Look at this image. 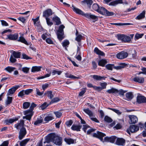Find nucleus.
I'll return each instance as SVG.
<instances>
[{
  "label": "nucleus",
  "mask_w": 146,
  "mask_h": 146,
  "mask_svg": "<svg viewBox=\"0 0 146 146\" xmlns=\"http://www.w3.org/2000/svg\"><path fill=\"white\" fill-rule=\"evenodd\" d=\"M106 67L107 69L112 70L114 68V66L113 64H108L106 65Z\"/></svg>",
  "instance_id": "79ce46f5"
},
{
  "label": "nucleus",
  "mask_w": 146,
  "mask_h": 146,
  "mask_svg": "<svg viewBox=\"0 0 146 146\" xmlns=\"http://www.w3.org/2000/svg\"><path fill=\"white\" fill-rule=\"evenodd\" d=\"M64 140L68 144L74 143V140L71 138H65Z\"/></svg>",
  "instance_id": "2f4dec72"
},
{
  "label": "nucleus",
  "mask_w": 146,
  "mask_h": 146,
  "mask_svg": "<svg viewBox=\"0 0 146 146\" xmlns=\"http://www.w3.org/2000/svg\"><path fill=\"white\" fill-rule=\"evenodd\" d=\"M116 139V137L114 136H112L109 137V142L112 143H113Z\"/></svg>",
  "instance_id": "3c124183"
},
{
  "label": "nucleus",
  "mask_w": 146,
  "mask_h": 146,
  "mask_svg": "<svg viewBox=\"0 0 146 146\" xmlns=\"http://www.w3.org/2000/svg\"><path fill=\"white\" fill-rule=\"evenodd\" d=\"M41 66H34L32 67L31 71L32 72L39 71L40 70Z\"/></svg>",
  "instance_id": "c756f323"
},
{
  "label": "nucleus",
  "mask_w": 146,
  "mask_h": 146,
  "mask_svg": "<svg viewBox=\"0 0 146 146\" xmlns=\"http://www.w3.org/2000/svg\"><path fill=\"white\" fill-rule=\"evenodd\" d=\"M18 117H16L14 118L6 119L5 120V122L6 124L9 125L13 123L15 121L18 120Z\"/></svg>",
  "instance_id": "a211bd4d"
},
{
  "label": "nucleus",
  "mask_w": 146,
  "mask_h": 146,
  "mask_svg": "<svg viewBox=\"0 0 146 146\" xmlns=\"http://www.w3.org/2000/svg\"><path fill=\"white\" fill-rule=\"evenodd\" d=\"M16 69V68L14 67L8 66L4 69V70L8 72L11 73L14 70Z\"/></svg>",
  "instance_id": "c85d7f7f"
},
{
  "label": "nucleus",
  "mask_w": 146,
  "mask_h": 146,
  "mask_svg": "<svg viewBox=\"0 0 146 146\" xmlns=\"http://www.w3.org/2000/svg\"><path fill=\"white\" fill-rule=\"evenodd\" d=\"M107 63V61L105 59H102L99 61L98 64L99 66H104Z\"/></svg>",
  "instance_id": "7c9ffc66"
},
{
  "label": "nucleus",
  "mask_w": 146,
  "mask_h": 146,
  "mask_svg": "<svg viewBox=\"0 0 146 146\" xmlns=\"http://www.w3.org/2000/svg\"><path fill=\"white\" fill-rule=\"evenodd\" d=\"M62 72V71L61 70H54L52 71V75H54L56 74L58 75H60Z\"/></svg>",
  "instance_id": "4c0bfd02"
},
{
  "label": "nucleus",
  "mask_w": 146,
  "mask_h": 146,
  "mask_svg": "<svg viewBox=\"0 0 146 146\" xmlns=\"http://www.w3.org/2000/svg\"><path fill=\"white\" fill-rule=\"evenodd\" d=\"M62 44L64 47H65L69 45V42L68 40H66L62 42Z\"/></svg>",
  "instance_id": "13d9d810"
},
{
  "label": "nucleus",
  "mask_w": 146,
  "mask_h": 146,
  "mask_svg": "<svg viewBox=\"0 0 146 146\" xmlns=\"http://www.w3.org/2000/svg\"><path fill=\"white\" fill-rule=\"evenodd\" d=\"M105 136V134L98 131H97L96 133H94L93 134L94 137L98 138L103 142L104 141L109 142V137H105L104 141L103 140V137Z\"/></svg>",
  "instance_id": "f03ea898"
},
{
  "label": "nucleus",
  "mask_w": 146,
  "mask_h": 146,
  "mask_svg": "<svg viewBox=\"0 0 146 146\" xmlns=\"http://www.w3.org/2000/svg\"><path fill=\"white\" fill-rule=\"evenodd\" d=\"M104 120L105 121L108 122H111L112 121V120L111 118L107 116H106L105 117Z\"/></svg>",
  "instance_id": "680f3d73"
},
{
  "label": "nucleus",
  "mask_w": 146,
  "mask_h": 146,
  "mask_svg": "<svg viewBox=\"0 0 146 146\" xmlns=\"http://www.w3.org/2000/svg\"><path fill=\"white\" fill-rule=\"evenodd\" d=\"M130 37L124 35L123 42H129L131 41Z\"/></svg>",
  "instance_id": "c9c22d12"
},
{
  "label": "nucleus",
  "mask_w": 146,
  "mask_h": 146,
  "mask_svg": "<svg viewBox=\"0 0 146 146\" xmlns=\"http://www.w3.org/2000/svg\"><path fill=\"white\" fill-rule=\"evenodd\" d=\"M126 96L127 98L126 100L128 101L131 100L133 97L132 93L131 92L127 93L126 94Z\"/></svg>",
  "instance_id": "cd10ccee"
},
{
  "label": "nucleus",
  "mask_w": 146,
  "mask_h": 146,
  "mask_svg": "<svg viewBox=\"0 0 146 146\" xmlns=\"http://www.w3.org/2000/svg\"><path fill=\"white\" fill-rule=\"evenodd\" d=\"M64 27V26L63 25H61L59 27L56 33L58 38L59 40L61 41L64 38L63 29Z\"/></svg>",
  "instance_id": "7ed1b4c3"
},
{
  "label": "nucleus",
  "mask_w": 146,
  "mask_h": 146,
  "mask_svg": "<svg viewBox=\"0 0 146 146\" xmlns=\"http://www.w3.org/2000/svg\"><path fill=\"white\" fill-rule=\"evenodd\" d=\"M94 52L97 54L101 56H104V53L102 52L100 50L97 48L96 47L94 50Z\"/></svg>",
  "instance_id": "bb28decb"
},
{
  "label": "nucleus",
  "mask_w": 146,
  "mask_h": 146,
  "mask_svg": "<svg viewBox=\"0 0 146 146\" xmlns=\"http://www.w3.org/2000/svg\"><path fill=\"white\" fill-rule=\"evenodd\" d=\"M130 121L129 123L130 124H135L138 121V118L136 116L134 115H129L128 116Z\"/></svg>",
  "instance_id": "0eeeda50"
},
{
  "label": "nucleus",
  "mask_w": 146,
  "mask_h": 146,
  "mask_svg": "<svg viewBox=\"0 0 146 146\" xmlns=\"http://www.w3.org/2000/svg\"><path fill=\"white\" fill-rule=\"evenodd\" d=\"M139 129V127L135 125H131L129 127V130L127 129V132L130 134L129 130L132 133L138 131Z\"/></svg>",
  "instance_id": "423d86ee"
},
{
  "label": "nucleus",
  "mask_w": 146,
  "mask_h": 146,
  "mask_svg": "<svg viewBox=\"0 0 146 146\" xmlns=\"http://www.w3.org/2000/svg\"><path fill=\"white\" fill-rule=\"evenodd\" d=\"M72 9L73 11L76 12V13L84 16V15L85 14H84L83 12L81 10L76 7L73 5H72Z\"/></svg>",
  "instance_id": "2eb2a0df"
},
{
  "label": "nucleus",
  "mask_w": 146,
  "mask_h": 146,
  "mask_svg": "<svg viewBox=\"0 0 146 146\" xmlns=\"http://www.w3.org/2000/svg\"><path fill=\"white\" fill-rule=\"evenodd\" d=\"M52 14V11L51 9H48L44 11L43 12V17L45 18H48Z\"/></svg>",
  "instance_id": "9b49d317"
},
{
  "label": "nucleus",
  "mask_w": 146,
  "mask_h": 146,
  "mask_svg": "<svg viewBox=\"0 0 146 146\" xmlns=\"http://www.w3.org/2000/svg\"><path fill=\"white\" fill-rule=\"evenodd\" d=\"M54 118L52 116H48L45 117L44 118L45 121L47 122H48L50 121L51 120L53 119Z\"/></svg>",
  "instance_id": "49530a36"
},
{
  "label": "nucleus",
  "mask_w": 146,
  "mask_h": 146,
  "mask_svg": "<svg viewBox=\"0 0 146 146\" xmlns=\"http://www.w3.org/2000/svg\"><path fill=\"white\" fill-rule=\"evenodd\" d=\"M30 104L29 102H25L23 105V108L24 109L28 108L30 106Z\"/></svg>",
  "instance_id": "de8ad7c7"
},
{
  "label": "nucleus",
  "mask_w": 146,
  "mask_h": 146,
  "mask_svg": "<svg viewBox=\"0 0 146 146\" xmlns=\"http://www.w3.org/2000/svg\"><path fill=\"white\" fill-rule=\"evenodd\" d=\"M60 100V99L58 97H56L52 99L50 102V104L53 103H56L59 101Z\"/></svg>",
  "instance_id": "09e8293b"
},
{
  "label": "nucleus",
  "mask_w": 146,
  "mask_h": 146,
  "mask_svg": "<svg viewBox=\"0 0 146 146\" xmlns=\"http://www.w3.org/2000/svg\"><path fill=\"white\" fill-rule=\"evenodd\" d=\"M137 101L139 103H146V98L139 95L137 96Z\"/></svg>",
  "instance_id": "9d476101"
},
{
  "label": "nucleus",
  "mask_w": 146,
  "mask_h": 146,
  "mask_svg": "<svg viewBox=\"0 0 146 146\" xmlns=\"http://www.w3.org/2000/svg\"><path fill=\"white\" fill-rule=\"evenodd\" d=\"M7 38L10 40H15L18 38V35L17 33L14 34H10L7 36Z\"/></svg>",
  "instance_id": "dca6fc26"
},
{
  "label": "nucleus",
  "mask_w": 146,
  "mask_h": 146,
  "mask_svg": "<svg viewBox=\"0 0 146 146\" xmlns=\"http://www.w3.org/2000/svg\"><path fill=\"white\" fill-rule=\"evenodd\" d=\"M52 20L56 23V25H58L61 23L60 19L57 16L53 17L52 18Z\"/></svg>",
  "instance_id": "aec40b11"
},
{
  "label": "nucleus",
  "mask_w": 146,
  "mask_h": 146,
  "mask_svg": "<svg viewBox=\"0 0 146 146\" xmlns=\"http://www.w3.org/2000/svg\"><path fill=\"white\" fill-rule=\"evenodd\" d=\"M82 127V125H73L71 127V129L73 130L76 131H80V129Z\"/></svg>",
  "instance_id": "5701e85b"
},
{
  "label": "nucleus",
  "mask_w": 146,
  "mask_h": 146,
  "mask_svg": "<svg viewBox=\"0 0 146 146\" xmlns=\"http://www.w3.org/2000/svg\"><path fill=\"white\" fill-rule=\"evenodd\" d=\"M133 79L134 81L140 83H143L144 81V79L143 77L138 76L134 78Z\"/></svg>",
  "instance_id": "4468645a"
},
{
  "label": "nucleus",
  "mask_w": 146,
  "mask_h": 146,
  "mask_svg": "<svg viewBox=\"0 0 146 146\" xmlns=\"http://www.w3.org/2000/svg\"><path fill=\"white\" fill-rule=\"evenodd\" d=\"M114 14V13L113 12H109L107 10L105 15L107 16H111L113 15Z\"/></svg>",
  "instance_id": "5fc2aeb1"
},
{
  "label": "nucleus",
  "mask_w": 146,
  "mask_h": 146,
  "mask_svg": "<svg viewBox=\"0 0 146 146\" xmlns=\"http://www.w3.org/2000/svg\"><path fill=\"white\" fill-rule=\"evenodd\" d=\"M12 99L13 98L12 97L9 96L7 97V100L5 102V104L6 105H8L11 103Z\"/></svg>",
  "instance_id": "f704fd0d"
},
{
  "label": "nucleus",
  "mask_w": 146,
  "mask_h": 146,
  "mask_svg": "<svg viewBox=\"0 0 146 146\" xmlns=\"http://www.w3.org/2000/svg\"><path fill=\"white\" fill-rule=\"evenodd\" d=\"M33 90L32 89H28L24 90L25 94L26 95H28L31 92H32Z\"/></svg>",
  "instance_id": "69168bd1"
},
{
  "label": "nucleus",
  "mask_w": 146,
  "mask_h": 146,
  "mask_svg": "<svg viewBox=\"0 0 146 146\" xmlns=\"http://www.w3.org/2000/svg\"><path fill=\"white\" fill-rule=\"evenodd\" d=\"M126 92V91H124L123 90L121 89L119 90H118L117 93H118L119 95L123 96L124 94Z\"/></svg>",
  "instance_id": "e2e57ef3"
},
{
  "label": "nucleus",
  "mask_w": 146,
  "mask_h": 146,
  "mask_svg": "<svg viewBox=\"0 0 146 146\" xmlns=\"http://www.w3.org/2000/svg\"><path fill=\"white\" fill-rule=\"evenodd\" d=\"M125 142V140L123 138H118L116 142V144L118 145H123Z\"/></svg>",
  "instance_id": "f3484780"
},
{
  "label": "nucleus",
  "mask_w": 146,
  "mask_h": 146,
  "mask_svg": "<svg viewBox=\"0 0 146 146\" xmlns=\"http://www.w3.org/2000/svg\"><path fill=\"white\" fill-rule=\"evenodd\" d=\"M18 41L21 42L25 44H27V42L25 40V39L23 37H20L19 39L18 40Z\"/></svg>",
  "instance_id": "a18cd8bd"
},
{
  "label": "nucleus",
  "mask_w": 146,
  "mask_h": 146,
  "mask_svg": "<svg viewBox=\"0 0 146 146\" xmlns=\"http://www.w3.org/2000/svg\"><path fill=\"white\" fill-rule=\"evenodd\" d=\"M54 113L57 118H60L62 115V113L61 112L59 111L54 112Z\"/></svg>",
  "instance_id": "8fccbe9b"
},
{
  "label": "nucleus",
  "mask_w": 146,
  "mask_h": 146,
  "mask_svg": "<svg viewBox=\"0 0 146 146\" xmlns=\"http://www.w3.org/2000/svg\"><path fill=\"white\" fill-rule=\"evenodd\" d=\"M46 94L48 97L50 99L54 97V95L52 94V92L51 91H47Z\"/></svg>",
  "instance_id": "ea45409f"
},
{
  "label": "nucleus",
  "mask_w": 146,
  "mask_h": 146,
  "mask_svg": "<svg viewBox=\"0 0 146 146\" xmlns=\"http://www.w3.org/2000/svg\"><path fill=\"white\" fill-rule=\"evenodd\" d=\"M26 130L25 128L23 127L20 130L19 138L20 140L22 139L26 134Z\"/></svg>",
  "instance_id": "6e6552de"
},
{
  "label": "nucleus",
  "mask_w": 146,
  "mask_h": 146,
  "mask_svg": "<svg viewBox=\"0 0 146 146\" xmlns=\"http://www.w3.org/2000/svg\"><path fill=\"white\" fill-rule=\"evenodd\" d=\"M93 78L96 80H105L106 77L104 76H100L94 75L92 76Z\"/></svg>",
  "instance_id": "4be33fe9"
},
{
  "label": "nucleus",
  "mask_w": 146,
  "mask_h": 146,
  "mask_svg": "<svg viewBox=\"0 0 146 146\" xmlns=\"http://www.w3.org/2000/svg\"><path fill=\"white\" fill-rule=\"evenodd\" d=\"M107 10L105 8L100 7L97 12L100 14L105 15Z\"/></svg>",
  "instance_id": "a878e982"
},
{
  "label": "nucleus",
  "mask_w": 146,
  "mask_h": 146,
  "mask_svg": "<svg viewBox=\"0 0 146 146\" xmlns=\"http://www.w3.org/2000/svg\"><path fill=\"white\" fill-rule=\"evenodd\" d=\"M45 19L46 20L47 24L48 26H51L53 24V23L50 18H46Z\"/></svg>",
  "instance_id": "37998d69"
},
{
  "label": "nucleus",
  "mask_w": 146,
  "mask_h": 146,
  "mask_svg": "<svg viewBox=\"0 0 146 146\" xmlns=\"http://www.w3.org/2000/svg\"><path fill=\"white\" fill-rule=\"evenodd\" d=\"M145 11H143L139 15L137 16L135 18L136 19L140 20L144 18L145 17Z\"/></svg>",
  "instance_id": "b1692460"
},
{
  "label": "nucleus",
  "mask_w": 146,
  "mask_h": 146,
  "mask_svg": "<svg viewBox=\"0 0 146 146\" xmlns=\"http://www.w3.org/2000/svg\"><path fill=\"white\" fill-rule=\"evenodd\" d=\"M12 56H13L14 58H19L20 57L21 55V53L19 52H16L14 51H12Z\"/></svg>",
  "instance_id": "412c9836"
},
{
  "label": "nucleus",
  "mask_w": 146,
  "mask_h": 146,
  "mask_svg": "<svg viewBox=\"0 0 146 146\" xmlns=\"http://www.w3.org/2000/svg\"><path fill=\"white\" fill-rule=\"evenodd\" d=\"M62 140L61 138L55 133H50L46 136L45 141L44 142V146H53L52 145L49 144V143L51 142H52L56 145H59L62 144Z\"/></svg>",
  "instance_id": "f257e3e1"
},
{
  "label": "nucleus",
  "mask_w": 146,
  "mask_h": 146,
  "mask_svg": "<svg viewBox=\"0 0 146 146\" xmlns=\"http://www.w3.org/2000/svg\"><path fill=\"white\" fill-rule=\"evenodd\" d=\"M111 25H115L118 26H123V25H132V24L130 23H111Z\"/></svg>",
  "instance_id": "e433bc0d"
},
{
  "label": "nucleus",
  "mask_w": 146,
  "mask_h": 146,
  "mask_svg": "<svg viewBox=\"0 0 146 146\" xmlns=\"http://www.w3.org/2000/svg\"><path fill=\"white\" fill-rule=\"evenodd\" d=\"M143 35V34H139L137 33H136L135 35V40H137L139 39V38H141Z\"/></svg>",
  "instance_id": "a19ab883"
},
{
  "label": "nucleus",
  "mask_w": 146,
  "mask_h": 146,
  "mask_svg": "<svg viewBox=\"0 0 146 146\" xmlns=\"http://www.w3.org/2000/svg\"><path fill=\"white\" fill-rule=\"evenodd\" d=\"M86 88H83L81 91L80 92L79 95L80 96H82L86 92Z\"/></svg>",
  "instance_id": "864d4df0"
},
{
  "label": "nucleus",
  "mask_w": 146,
  "mask_h": 146,
  "mask_svg": "<svg viewBox=\"0 0 146 146\" xmlns=\"http://www.w3.org/2000/svg\"><path fill=\"white\" fill-rule=\"evenodd\" d=\"M84 2L89 6L91 5L93 3V1L92 0H84Z\"/></svg>",
  "instance_id": "4d7b16f0"
},
{
  "label": "nucleus",
  "mask_w": 146,
  "mask_h": 146,
  "mask_svg": "<svg viewBox=\"0 0 146 146\" xmlns=\"http://www.w3.org/2000/svg\"><path fill=\"white\" fill-rule=\"evenodd\" d=\"M73 122L72 120H70L66 122V125L68 127L70 126L73 123Z\"/></svg>",
  "instance_id": "774afa93"
},
{
  "label": "nucleus",
  "mask_w": 146,
  "mask_h": 146,
  "mask_svg": "<svg viewBox=\"0 0 146 146\" xmlns=\"http://www.w3.org/2000/svg\"><path fill=\"white\" fill-rule=\"evenodd\" d=\"M29 68L27 67H23L22 68V70L24 73H27Z\"/></svg>",
  "instance_id": "338daca9"
},
{
  "label": "nucleus",
  "mask_w": 146,
  "mask_h": 146,
  "mask_svg": "<svg viewBox=\"0 0 146 146\" xmlns=\"http://www.w3.org/2000/svg\"><path fill=\"white\" fill-rule=\"evenodd\" d=\"M36 94L37 95L40 96L42 95L43 94V92H40L38 88L36 89Z\"/></svg>",
  "instance_id": "6e6d98bb"
},
{
  "label": "nucleus",
  "mask_w": 146,
  "mask_h": 146,
  "mask_svg": "<svg viewBox=\"0 0 146 146\" xmlns=\"http://www.w3.org/2000/svg\"><path fill=\"white\" fill-rule=\"evenodd\" d=\"M97 4H94L92 5V8L94 10L98 11L100 7Z\"/></svg>",
  "instance_id": "c03bdc74"
},
{
  "label": "nucleus",
  "mask_w": 146,
  "mask_h": 146,
  "mask_svg": "<svg viewBox=\"0 0 146 146\" xmlns=\"http://www.w3.org/2000/svg\"><path fill=\"white\" fill-rule=\"evenodd\" d=\"M30 139H25L20 142V146H25L28 142L29 141Z\"/></svg>",
  "instance_id": "473e14b6"
},
{
  "label": "nucleus",
  "mask_w": 146,
  "mask_h": 146,
  "mask_svg": "<svg viewBox=\"0 0 146 146\" xmlns=\"http://www.w3.org/2000/svg\"><path fill=\"white\" fill-rule=\"evenodd\" d=\"M124 36V35H123L118 34L117 35V37L118 40H120L123 42Z\"/></svg>",
  "instance_id": "603ef678"
},
{
  "label": "nucleus",
  "mask_w": 146,
  "mask_h": 146,
  "mask_svg": "<svg viewBox=\"0 0 146 146\" xmlns=\"http://www.w3.org/2000/svg\"><path fill=\"white\" fill-rule=\"evenodd\" d=\"M24 114L26 115L23 117V119H26L27 120L30 121L33 114V112L32 110H29L23 112Z\"/></svg>",
  "instance_id": "20e7f679"
},
{
  "label": "nucleus",
  "mask_w": 146,
  "mask_h": 146,
  "mask_svg": "<svg viewBox=\"0 0 146 146\" xmlns=\"http://www.w3.org/2000/svg\"><path fill=\"white\" fill-rule=\"evenodd\" d=\"M82 38V35H77V37L75 38V40L78 42H80Z\"/></svg>",
  "instance_id": "0e129e2a"
},
{
  "label": "nucleus",
  "mask_w": 146,
  "mask_h": 146,
  "mask_svg": "<svg viewBox=\"0 0 146 146\" xmlns=\"http://www.w3.org/2000/svg\"><path fill=\"white\" fill-rule=\"evenodd\" d=\"M19 87V86H17L10 89L7 92V95L9 96L13 94L16 90Z\"/></svg>",
  "instance_id": "f8f14e48"
},
{
  "label": "nucleus",
  "mask_w": 146,
  "mask_h": 146,
  "mask_svg": "<svg viewBox=\"0 0 146 146\" xmlns=\"http://www.w3.org/2000/svg\"><path fill=\"white\" fill-rule=\"evenodd\" d=\"M118 90L117 89L112 88L111 89L108 90L107 91V92L109 94L111 93H117Z\"/></svg>",
  "instance_id": "72a5a7b5"
},
{
  "label": "nucleus",
  "mask_w": 146,
  "mask_h": 146,
  "mask_svg": "<svg viewBox=\"0 0 146 146\" xmlns=\"http://www.w3.org/2000/svg\"><path fill=\"white\" fill-rule=\"evenodd\" d=\"M125 3L127 4V3L125 1L123 2V0H115L112 1L109 3V5L112 6H115L119 4Z\"/></svg>",
  "instance_id": "1a4fd4ad"
},
{
  "label": "nucleus",
  "mask_w": 146,
  "mask_h": 146,
  "mask_svg": "<svg viewBox=\"0 0 146 146\" xmlns=\"http://www.w3.org/2000/svg\"><path fill=\"white\" fill-rule=\"evenodd\" d=\"M84 16L88 18H90L93 20V22H95V21H98V17L95 15L91 14H90L86 13L84 15Z\"/></svg>",
  "instance_id": "ddd939ff"
},
{
  "label": "nucleus",
  "mask_w": 146,
  "mask_h": 146,
  "mask_svg": "<svg viewBox=\"0 0 146 146\" xmlns=\"http://www.w3.org/2000/svg\"><path fill=\"white\" fill-rule=\"evenodd\" d=\"M9 60L11 62L14 63L17 60L15 58H14L13 56L11 55L10 57Z\"/></svg>",
  "instance_id": "052dcab7"
},
{
  "label": "nucleus",
  "mask_w": 146,
  "mask_h": 146,
  "mask_svg": "<svg viewBox=\"0 0 146 146\" xmlns=\"http://www.w3.org/2000/svg\"><path fill=\"white\" fill-rule=\"evenodd\" d=\"M128 56V54L124 51L121 52L117 54V57L119 59H123L126 58Z\"/></svg>",
  "instance_id": "39448f33"
},
{
  "label": "nucleus",
  "mask_w": 146,
  "mask_h": 146,
  "mask_svg": "<svg viewBox=\"0 0 146 146\" xmlns=\"http://www.w3.org/2000/svg\"><path fill=\"white\" fill-rule=\"evenodd\" d=\"M24 124V121L23 120H21L19 123H18L15 125V127L17 129H19L20 128L23 127Z\"/></svg>",
  "instance_id": "6ab92c4d"
},
{
  "label": "nucleus",
  "mask_w": 146,
  "mask_h": 146,
  "mask_svg": "<svg viewBox=\"0 0 146 146\" xmlns=\"http://www.w3.org/2000/svg\"><path fill=\"white\" fill-rule=\"evenodd\" d=\"M51 74V72H50L48 74H47L44 76H42L40 77H39L37 78V79L38 80H39L40 79H43L46 78L48 77H49Z\"/></svg>",
  "instance_id": "58836bf2"
},
{
  "label": "nucleus",
  "mask_w": 146,
  "mask_h": 146,
  "mask_svg": "<svg viewBox=\"0 0 146 146\" xmlns=\"http://www.w3.org/2000/svg\"><path fill=\"white\" fill-rule=\"evenodd\" d=\"M48 106L46 102L44 103L40 106V108L42 110H43L45 109Z\"/></svg>",
  "instance_id": "bf43d9fd"
},
{
  "label": "nucleus",
  "mask_w": 146,
  "mask_h": 146,
  "mask_svg": "<svg viewBox=\"0 0 146 146\" xmlns=\"http://www.w3.org/2000/svg\"><path fill=\"white\" fill-rule=\"evenodd\" d=\"M83 111L85 112L90 117L94 116L93 113L89 109H84Z\"/></svg>",
  "instance_id": "393cba45"
}]
</instances>
